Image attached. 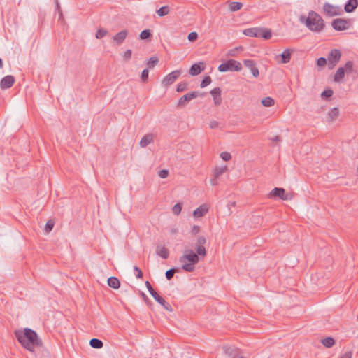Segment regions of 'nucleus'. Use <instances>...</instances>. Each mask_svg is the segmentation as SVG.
<instances>
[{
	"instance_id": "nucleus-8",
	"label": "nucleus",
	"mask_w": 358,
	"mask_h": 358,
	"mask_svg": "<svg viewBox=\"0 0 358 358\" xmlns=\"http://www.w3.org/2000/svg\"><path fill=\"white\" fill-rule=\"evenodd\" d=\"M324 13L329 17H334L341 14L342 10L339 6H334L329 3H325L323 6Z\"/></svg>"
},
{
	"instance_id": "nucleus-7",
	"label": "nucleus",
	"mask_w": 358,
	"mask_h": 358,
	"mask_svg": "<svg viewBox=\"0 0 358 358\" xmlns=\"http://www.w3.org/2000/svg\"><path fill=\"white\" fill-rule=\"evenodd\" d=\"M341 57V52L338 49H333L328 55L327 59L329 62V68L331 69L334 68L339 62Z\"/></svg>"
},
{
	"instance_id": "nucleus-25",
	"label": "nucleus",
	"mask_w": 358,
	"mask_h": 358,
	"mask_svg": "<svg viewBox=\"0 0 358 358\" xmlns=\"http://www.w3.org/2000/svg\"><path fill=\"white\" fill-rule=\"evenodd\" d=\"M345 73V69L343 67H339L334 75V80L336 83L340 82L344 78Z\"/></svg>"
},
{
	"instance_id": "nucleus-38",
	"label": "nucleus",
	"mask_w": 358,
	"mask_h": 358,
	"mask_svg": "<svg viewBox=\"0 0 358 358\" xmlns=\"http://www.w3.org/2000/svg\"><path fill=\"white\" fill-rule=\"evenodd\" d=\"M196 255L201 257H205L206 255V250L204 246L203 245H196Z\"/></svg>"
},
{
	"instance_id": "nucleus-10",
	"label": "nucleus",
	"mask_w": 358,
	"mask_h": 358,
	"mask_svg": "<svg viewBox=\"0 0 358 358\" xmlns=\"http://www.w3.org/2000/svg\"><path fill=\"white\" fill-rule=\"evenodd\" d=\"M270 195L273 197H278L284 201H287L291 199L288 194H285V189L282 187H275L271 192Z\"/></svg>"
},
{
	"instance_id": "nucleus-30",
	"label": "nucleus",
	"mask_w": 358,
	"mask_h": 358,
	"mask_svg": "<svg viewBox=\"0 0 358 358\" xmlns=\"http://www.w3.org/2000/svg\"><path fill=\"white\" fill-rule=\"evenodd\" d=\"M243 7V4L241 2H231L229 3V10L231 12H236L239 10Z\"/></svg>"
},
{
	"instance_id": "nucleus-45",
	"label": "nucleus",
	"mask_w": 358,
	"mask_h": 358,
	"mask_svg": "<svg viewBox=\"0 0 358 358\" xmlns=\"http://www.w3.org/2000/svg\"><path fill=\"white\" fill-rule=\"evenodd\" d=\"M148 74H149V71L148 69H145L144 70H143V71L141 73V79L143 83L147 82L148 78Z\"/></svg>"
},
{
	"instance_id": "nucleus-42",
	"label": "nucleus",
	"mask_w": 358,
	"mask_h": 358,
	"mask_svg": "<svg viewBox=\"0 0 358 358\" xmlns=\"http://www.w3.org/2000/svg\"><path fill=\"white\" fill-rule=\"evenodd\" d=\"M212 80H211V78L208 76H206L203 80L201 81V84H200V86L201 87L203 88L206 86H208V85L210 84Z\"/></svg>"
},
{
	"instance_id": "nucleus-39",
	"label": "nucleus",
	"mask_w": 358,
	"mask_h": 358,
	"mask_svg": "<svg viewBox=\"0 0 358 358\" xmlns=\"http://www.w3.org/2000/svg\"><path fill=\"white\" fill-rule=\"evenodd\" d=\"M178 268H172L169 270H167L165 273V276L168 280H170L173 278L174 273L176 271H177Z\"/></svg>"
},
{
	"instance_id": "nucleus-50",
	"label": "nucleus",
	"mask_w": 358,
	"mask_h": 358,
	"mask_svg": "<svg viewBox=\"0 0 358 358\" xmlns=\"http://www.w3.org/2000/svg\"><path fill=\"white\" fill-rule=\"evenodd\" d=\"M134 271L136 272V277L138 279H141L143 276L142 271L136 266H134Z\"/></svg>"
},
{
	"instance_id": "nucleus-1",
	"label": "nucleus",
	"mask_w": 358,
	"mask_h": 358,
	"mask_svg": "<svg viewBox=\"0 0 358 358\" xmlns=\"http://www.w3.org/2000/svg\"><path fill=\"white\" fill-rule=\"evenodd\" d=\"M15 336L21 345L30 352L36 347H41L43 342L35 331L29 328L15 331Z\"/></svg>"
},
{
	"instance_id": "nucleus-47",
	"label": "nucleus",
	"mask_w": 358,
	"mask_h": 358,
	"mask_svg": "<svg viewBox=\"0 0 358 358\" xmlns=\"http://www.w3.org/2000/svg\"><path fill=\"white\" fill-rule=\"evenodd\" d=\"M182 206L180 203H176L174 205V206L172 208L173 213L175 215H179L181 212Z\"/></svg>"
},
{
	"instance_id": "nucleus-46",
	"label": "nucleus",
	"mask_w": 358,
	"mask_h": 358,
	"mask_svg": "<svg viewBox=\"0 0 358 358\" xmlns=\"http://www.w3.org/2000/svg\"><path fill=\"white\" fill-rule=\"evenodd\" d=\"M198 38V34L195 31L190 32L187 36V39L189 41L194 42Z\"/></svg>"
},
{
	"instance_id": "nucleus-15",
	"label": "nucleus",
	"mask_w": 358,
	"mask_h": 358,
	"mask_svg": "<svg viewBox=\"0 0 358 358\" xmlns=\"http://www.w3.org/2000/svg\"><path fill=\"white\" fill-rule=\"evenodd\" d=\"M128 35V31L126 29H124L117 34H116L113 37V41L115 42L117 45H120L126 39L127 36Z\"/></svg>"
},
{
	"instance_id": "nucleus-18",
	"label": "nucleus",
	"mask_w": 358,
	"mask_h": 358,
	"mask_svg": "<svg viewBox=\"0 0 358 358\" xmlns=\"http://www.w3.org/2000/svg\"><path fill=\"white\" fill-rule=\"evenodd\" d=\"M257 37L263 38L266 40L270 39L272 36V33L270 29L257 27Z\"/></svg>"
},
{
	"instance_id": "nucleus-31",
	"label": "nucleus",
	"mask_w": 358,
	"mask_h": 358,
	"mask_svg": "<svg viewBox=\"0 0 358 358\" xmlns=\"http://www.w3.org/2000/svg\"><path fill=\"white\" fill-rule=\"evenodd\" d=\"M353 65H354V63L352 61H348L345 66H344V69H345V71L347 73H352V72H355L356 74L357 73V71H354L353 69Z\"/></svg>"
},
{
	"instance_id": "nucleus-9",
	"label": "nucleus",
	"mask_w": 358,
	"mask_h": 358,
	"mask_svg": "<svg viewBox=\"0 0 358 358\" xmlns=\"http://www.w3.org/2000/svg\"><path fill=\"white\" fill-rule=\"evenodd\" d=\"M181 75L180 70H176L166 75L162 80V84L165 87H169L173 84Z\"/></svg>"
},
{
	"instance_id": "nucleus-28",
	"label": "nucleus",
	"mask_w": 358,
	"mask_h": 358,
	"mask_svg": "<svg viewBox=\"0 0 358 358\" xmlns=\"http://www.w3.org/2000/svg\"><path fill=\"white\" fill-rule=\"evenodd\" d=\"M322 343L326 348H331L335 344V341L332 337H326L322 340Z\"/></svg>"
},
{
	"instance_id": "nucleus-29",
	"label": "nucleus",
	"mask_w": 358,
	"mask_h": 358,
	"mask_svg": "<svg viewBox=\"0 0 358 358\" xmlns=\"http://www.w3.org/2000/svg\"><path fill=\"white\" fill-rule=\"evenodd\" d=\"M257 27L248 28L243 31V34L250 37H257Z\"/></svg>"
},
{
	"instance_id": "nucleus-52",
	"label": "nucleus",
	"mask_w": 358,
	"mask_h": 358,
	"mask_svg": "<svg viewBox=\"0 0 358 358\" xmlns=\"http://www.w3.org/2000/svg\"><path fill=\"white\" fill-rule=\"evenodd\" d=\"M145 286L151 296L156 293L155 290L152 288L151 284L148 281L145 282Z\"/></svg>"
},
{
	"instance_id": "nucleus-41",
	"label": "nucleus",
	"mask_w": 358,
	"mask_h": 358,
	"mask_svg": "<svg viewBox=\"0 0 358 358\" xmlns=\"http://www.w3.org/2000/svg\"><path fill=\"white\" fill-rule=\"evenodd\" d=\"M55 225V222L52 220H49L46 222L45 231L46 233H50L52 229H53V227Z\"/></svg>"
},
{
	"instance_id": "nucleus-11",
	"label": "nucleus",
	"mask_w": 358,
	"mask_h": 358,
	"mask_svg": "<svg viewBox=\"0 0 358 358\" xmlns=\"http://www.w3.org/2000/svg\"><path fill=\"white\" fill-rule=\"evenodd\" d=\"M243 64L245 67L250 69L252 76L257 78L259 75V69L256 67V62L252 59H244Z\"/></svg>"
},
{
	"instance_id": "nucleus-58",
	"label": "nucleus",
	"mask_w": 358,
	"mask_h": 358,
	"mask_svg": "<svg viewBox=\"0 0 358 358\" xmlns=\"http://www.w3.org/2000/svg\"><path fill=\"white\" fill-rule=\"evenodd\" d=\"M216 179L217 178H215L214 179H211L210 180V184L213 185V186H215V185H217V182L216 181Z\"/></svg>"
},
{
	"instance_id": "nucleus-36",
	"label": "nucleus",
	"mask_w": 358,
	"mask_h": 358,
	"mask_svg": "<svg viewBox=\"0 0 358 358\" xmlns=\"http://www.w3.org/2000/svg\"><path fill=\"white\" fill-rule=\"evenodd\" d=\"M152 36V34L150 29H145L140 34V38L142 40H146Z\"/></svg>"
},
{
	"instance_id": "nucleus-2",
	"label": "nucleus",
	"mask_w": 358,
	"mask_h": 358,
	"mask_svg": "<svg viewBox=\"0 0 358 358\" xmlns=\"http://www.w3.org/2000/svg\"><path fill=\"white\" fill-rule=\"evenodd\" d=\"M300 22L304 24L311 31L320 33L324 30L325 22L322 17L316 12L310 10L308 17L301 15L299 17Z\"/></svg>"
},
{
	"instance_id": "nucleus-60",
	"label": "nucleus",
	"mask_w": 358,
	"mask_h": 358,
	"mask_svg": "<svg viewBox=\"0 0 358 358\" xmlns=\"http://www.w3.org/2000/svg\"><path fill=\"white\" fill-rule=\"evenodd\" d=\"M217 125V122H213L210 123V127L211 128H215L216 127Z\"/></svg>"
},
{
	"instance_id": "nucleus-55",
	"label": "nucleus",
	"mask_w": 358,
	"mask_h": 358,
	"mask_svg": "<svg viewBox=\"0 0 358 358\" xmlns=\"http://www.w3.org/2000/svg\"><path fill=\"white\" fill-rule=\"evenodd\" d=\"M352 354L350 351L346 352L339 357V358H352Z\"/></svg>"
},
{
	"instance_id": "nucleus-12",
	"label": "nucleus",
	"mask_w": 358,
	"mask_h": 358,
	"mask_svg": "<svg viewBox=\"0 0 358 358\" xmlns=\"http://www.w3.org/2000/svg\"><path fill=\"white\" fill-rule=\"evenodd\" d=\"M15 80V79L13 76L8 75L1 79L0 87L3 90L8 89L13 85Z\"/></svg>"
},
{
	"instance_id": "nucleus-5",
	"label": "nucleus",
	"mask_w": 358,
	"mask_h": 358,
	"mask_svg": "<svg viewBox=\"0 0 358 358\" xmlns=\"http://www.w3.org/2000/svg\"><path fill=\"white\" fill-rule=\"evenodd\" d=\"M331 26L336 31H345L351 26L350 19L336 18L331 22Z\"/></svg>"
},
{
	"instance_id": "nucleus-51",
	"label": "nucleus",
	"mask_w": 358,
	"mask_h": 358,
	"mask_svg": "<svg viewBox=\"0 0 358 358\" xmlns=\"http://www.w3.org/2000/svg\"><path fill=\"white\" fill-rule=\"evenodd\" d=\"M206 239L204 236H200L197 238L196 245H203L206 243Z\"/></svg>"
},
{
	"instance_id": "nucleus-4",
	"label": "nucleus",
	"mask_w": 358,
	"mask_h": 358,
	"mask_svg": "<svg viewBox=\"0 0 358 358\" xmlns=\"http://www.w3.org/2000/svg\"><path fill=\"white\" fill-rule=\"evenodd\" d=\"M241 69V63L234 59H229L227 62L220 64L218 66V71L220 72H226L228 71H240Z\"/></svg>"
},
{
	"instance_id": "nucleus-37",
	"label": "nucleus",
	"mask_w": 358,
	"mask_h": 358,
	"mask_svg": "<svg viewBox=\"0 0 358 358\" xmlns=\"http://www.w3.org/2000/svg\"><path fill=\"white\" fill-rule=\"evenodd\" d=\"M188 88V83L187 82H181L178 84L176 92H182L187 90Z\"/></svg>"
},
{
	"instance_id": "nucleus-17",
	"label": "nucleus",
	"mask_w": 358,
	"mask_h": 358,
	"mask_svg": "<svg viewBox=\"0 0 358 358\" xmlns=\"http://www.w3.org/2000/svg\"><path fill=\"white\" fill-rule=\"evenodd\" d=\"M152 296L157 302H158L161 306H162L165 310L172 311L171 306L169 303H167L164 300V299L159 296L157 292L155 293V294L152 295Z\"/></svg>"
},
{
	"instance_id": "nucleus-13",
	"label": "nucleus",
	"mask_w": 358,
	"mask_h": 358,
	"mask_svg": "<svg viewBox=\"0 0 358 358\" xmlns=\"http://www.w3.org/2000/svg\"><path fill=\"white\" fill-rule=\"evenodd\" d=\"M223 350L224 353L229 358H245L240 355L238 350L229 346H224Z\"/></svg>"
},
{
	"instance_id": "nucleus-27",
	"label": "nucleus",
	"mask_w": 358,
	"mask_h": 358,
	"mask_svg": "<svg viewBox=\"0 0 358 358\" xmlns=\"http://www.w3.org/2000/svg\"><path fill=\"white\" fill-rule=\"evenodd\" d=\"M227 170V166L216 167L214 170L213 175L215 178H219L221 175L225 173Z\"/></svg>"
},
{
	"instance_id": "nucleus-35",
	"label": "nucleus",
	"mask_w": 358,
	"mask_h": 358,
	"mask_svg": "<svg viewBox=\"0 0 358 358\" xmlns=\"http://www.w3.org/2000/svg\"><path fill=\"white\" fill-rule=\"evenodd\" d=\"M169 13V7L168 6H162L157 10V13L160 17L165 16V15H168Z\"/></svg>"
},
{
	"instance_id": "nucleus-20",
	"label": "nucleus",
	"mask_w": 358,
	"mask_h": 358,
	"mask_svg": "<svg viewBox=\"0 0 358 358\" xmlns=\"http://www.w3.org/2000/svg\"><path fill=\"white\" fill-rule=\"evenodd\" d=\"M293 50L292 49H286L284 50L282 53H281L280 55L277 56V57H280L281 58L280 63L282 64H287L288 63L291 59V56Z\"/></svg>"
},
{
	"instance_id": "nucleus-48",
	"label": "nucleus",
	"mask_w": 358,
	"mask_h": 358,
	"mask_svg": "<svg viewBox=\"0 0 358 358\" xmlns=\"http://www.w3.org/2000/svg\"><path fill=\"white\" fill-rule=\"evenodd\" d=\"M327 59L321 57L317 59V65L319 66H324L327 64Z\"/></svg>"
},
{
	"instance_id": "nucleus-34",
	"label": "nucleus",
	"mask_w": 358,
	"mask_h": 358,
	"mask_svg": "<svg viewBox=\"0 0 358 358\" xmlns=\"http://www.w3.org/2000/svg\"><path fill=\"white\" fill-rule=\"evenodd\" d=\"M330 120L333 121L339 115V110L338 108H332L328 113Z\"/></svg>"
},
{
	"instance_id": "nucleus-33",
	"label": "nucleus",
	"mask_w": 358,
	"mask_h": 358,
	"mask_svg": "<svg viewBox=\"0 0 358 358\" xmlns=\"http://www.w3.org/2000/svg\"><path fill=\"white\" fill-rule=\"evenodd\" d=\"M159 62V59L157 57H151L148 63H147V66H148V68L149 69H152V68H154Z\"/></svg>"
},
{
	"instance_id": "nucleus-54",
	"label": "nucleus",
	"mask_w": 358,
	"mask_h": 358,
	"mask_svg": "<svg viewBox=\"0 0 358 358\" xmlns=\"http://www.w3.org/2000/svg\"><path fill=\"white\" fill-rule=\"evenodd\" d=\"M238 50H242V47L239 46V47H236L232 50H230L228 52V55L230 56H235L236 52Z\"/></svg>"
},
{
	"instance_id": "nucleus-56",
	"label": "nucleus",
	"mask_w": 358,
	"mask_h": 358,
	"mask_svg": "<svg viewBox=\"0 0 358 358\" xmlns=\"http://www.w3.org/2000/svg\"><path fill=\"white\" fill-rule=\"evenodd\" d=\"M199 230H200V228L199 226H196V225H194L193 227H192V233L193 234H196L199 232Z\"/></svg>"
},
{
	"instance_id": "nucleus-6",
	"label": "nucleus",
	"mask_w": 358,
	"mask_h": 358,
	"mask_svg": "<svg viewBox=\"0 0 358 358\" xmlns=\"http://www.w3.org/2000/svg\"><path fill=\"white\" fill-rule=\"evenodd\" d=\"M199 95H200L201 96H203L205 95V93L199 94V92L197 91H192L189 93H187V94L182 96L178 101L177 107L178 108L185 107L188 102H189L193 99H196V97L199 96Z\"/></svg>"
},
{
	"instance_id": "nucleus-61",
	"label": "nucleus",
	"mask_w": 358,
	"mask_h": 358,
	"mask_svg": "<svg viewBox=\"0 0 358 358\" xmlns=\"http://www.w3.org/2000/svg\"><path fill=\"white\" fill-rule=\"evenodd\" d=\"M178 232V230L175 228H173L171 229L170 233L172 234H176Z\"/></svg>"
},
{
	"instance_id": "nucleus-63",
	"label": "nucleus",
	"mask_w": 358,
	"mask_h": 358,
	"mask_svg": "<svg viewBox=\"0 0 358 358\" xmlns=\"http://www.w3.org/2000/svg\"><path fill=\"white\" fill-rule=\"evenodd\" d=\"M357 320H358V315H357Z\"/></svg>"
},
{
	"instance_id": "nucleus-62",
	"label": "nucleus",
	"mask_w": 358,
	"mask_h": 358,
	"mask_svg": "<svg viewBox=\"0 0 358 358\" xmlns=\"http://www.w3.org/2000/svg\"><path fill=\"white\" fill-rule=\"evenodd\" d=\"M3 66V61L2 59L0 58V69H1Z\"/></svg>"
},
{
	"instance_id": "nucleus-53",
	"label": "nucleus",
	"mask_w": 358,
	"mask_h": 358,
	"mask_svg": "<svg viewBox=\"0 0 358 358\" xmlns=\"http://www.w3.org/2000/svg\"><path fill=\"white\" fill-rule=\"evenodd\" d=\"M168 176H169V171H168V170H166V169L161 170V171L159 172V176L161 178H166Z\"/></svg>"
},
{
	"instance_id": "nucleus-22",
	"label": "nucleus",
	"mask_w": 358,
	"mask_h": 358,
	"mask_svg": "<svg viewBox=\"0 0 358 358\" xmlns=\"http://www.w3.org/2000/svg\"><path fill=\"white\" fill-rule=\"evenodd\" d=\"M208 208L206 204L201 205L193 212V215L196 217H203L207 213Z\"/></svg>"
},
{
	"instance_id": "nucleus-3",
	"label": "nucleus",
	"mask_w": 358,
	"mask_h": 358,
	"mask_svg": "<svg viewBox=\"0 0 358 358\" xmlns=\"http://www.w3.org/2000/svg\"><path fill=\"white\" fill-rule=\"evenodd\" d=\"M179 261L180 262L187 261L189 263L182 264V269L187 272H192L195 269V265L199 262V257L192 250H185Z\"/></svg>"
},
{
	"instance_id": "nucleus-24",
	"label": "nucleus",
	"mask_w": 358,
	"mask_h": 358,
	"mask_svg": "<svg viewBox=\"0 0 358 358\" xmlns=\"http://www.w3.org/2000/svg\"><path fill=\"white\" fill-rule=\"evenodd\" d=\"M108 285L110 287L113 288L115 289H118L120 287V282L119 279L116 277H110L108 278Z\"/></svg>"
},
{
	"instance_id": "nucleus-43",
	"label": "nucleus",
	"mask_w": 358,
	"mask_h": 358,
	"mask_svg": "<svg viewBox=\"0 0 358 358\" xmlns=\"http://www.w3.org/2000/svg\"><path fill=\"white\" fill-rule=\"evenodd\" d=\"M108 33V31L104 29H99L97 30L96 33V38H101L103 36H105Z\"/></svg>"
},
{
	"instance_id": "nucleus-44",
	"label": "nucleus",
	"mask_w": 358,
	"mask_h": 358,
	"mask_svg": "<svg viewBox=\"0 0 358 358\" xmlns=\"http://www.w3.org/2000/svg\"><path fill=\"white\" fill-rule=\"evenodd\" d=\"M132 55L131 50H127L122 55L124 62H128L131 59Z\"/></svg>"
},
{
	"instance_id": "nucleus-16",
	"label": "nucleus",
	"mask_w": 358,
	"mask_h": 358,
	"mask_svg": "<svg viewBox=\"0 0 358 358\" xmlns=\"http://www.w3.org/2000/svg\"><path fill=\"white\" fill-rule=\"evenodd\" d=\"M213 97L214 104L220 106L222 103L221 90L220 87H215L210 92Z\"/></svg>"
},
{
	"instance_id": "nucleus-40",
	"label": "nucleus",
	"mask_w": 358,
	"mask_h": 358,
	"mask_svg": "<svg viewBox=\"0 0 358 358\" xmlns=\"http://www.w3.org/2000/svg\"><path fill=\"white\" fill-rule=\"evenodd\" d=\"M333 90L331 89H327L323 91L321 94V96L324 99H327L333 95Z\"/></svg>"
},
{
	"instance_id": "nucleus-21",
	"label": "nucleus",
	"mask_w": 358,
	"mask_h": 358,
	"mask_svg": "<svg viewBox=\"0 0 358 358\" xmlns=\"http://www.w3.org/2000/svg\"><path fill=\"white\" fill-rule=\"evenodd\" d=\"M156 253L157 255L160 256L164 259H166L169 257V250L162 245H157L156 248Z\"/></svg>"
},
{
	"instance_id": "nucleus-59",
	"label": "nucleus",
	"mask_w": 358,
	"mask_h": 358,
	"mask_svg": "<svg viewBox=\"0 0 358 358\" xmlns=\"http://www.w3.org/2000/svg\"><path fill=\"white\" fill-rule=\"evenodd\" d=\"M280 137L279 136H275L272 140L274 142H278L280 141Z\"/></svg>"
},
{
	"instance_id": "nucleus-23",
	"label": "nucleus",
	"mask_w": 358,
	"mask_h": 358,
	"mask_svg": "<svg viewBox=\"0 0 358 358\" xmlns=\"http://www.w3.org/2000/svg\"><path fill=\"white\" fill-rule=\"evenodd\" d=\"M153 142V134H145L141 140L140 141V145L142 148H145L151 143Z\"/></svg>"
},
{
	"instance_id": "nucleus-26",
	"label": "nucleus",
	"mask_w": 358,
	"mask_h": 358,
	"mask_svg": "<svg viewBox=\"0 0 358 358\" xmlns=\"http://www.w3.org/2000/svg\"><path fill=\"white\" fill-rule=\"evenodd\" d=\"M90 345L93 348L100 349L103 347V343L99 338H92L90 341Z\"/></svg>"
},
{
	"instance_id": "nucleus-32",
	"label": "nucleus",
	"mask_w": 358,
	"mask_h": 358,
	"mask_svg": "<svg viewBox=\"0 0 358 358\" xmlns=\"http://www.w3.org/2000/svg\"><path fill=\"white\" fill-rule=\"evenodd\" d=\"M261 103L265 107L273 106L275 103L274 100L271 97H265L262 99Z\"/></svg>"
},
{
	"instance_id": "nucleus-49",
	"label": "nucleus",
	"mask_w": 358,
	"mask_h": 358,
	"mask_svg": "<svg viewBox=\"0 0 358 358\" xmlns=\"http://www.w3.org/2000/svg\"><path fill=\"white\" fill-rule=\"evenodd\" d=\"M220 157L224 160V161H229L231 159V155L229 152H222L221 154H220Z\"/></svg>"
},
{
	"instance_id": "nucleus-57",
	"label": "nucleus",
	"mask_w": 358,
	"mask_h": 358,
	"mask_svg": "<svg viewBox=\"0 0 358 358\" xmlns=\"http://www.w3.org/2000/svg\"><path fill=\"white\" fill-rule=\"evenodd\" d=\"M141 296L143 299V300L146 302V303H148L150 301H149V299L148 298V296L143 293L142 292L141 293Z\"/></svg>"
},
{
	"instance_id": "nucleus-19",
	"label": "nucleus",
	"mask_w": 358,
	"mask_h": 358,
	"mask_svg": "<svg viewBox=\"0 0 358 358\" xmlns=\"http://www.w3.org/2000/svg\"><path fill=\"white\" fill-rule=\"evenodd\" d=\"M358 7V0H348L344 6L346 13H352Z\"/></svg>"
},
{
	"instance_id": "nucleus-14",
	"label": "nucleus",
	"mask_w": 358,
	"mask_h": 358,
	"mask_svg": "<svg viewBox=\"0 0 358 358\" xmlns=\"http://www.w3.org/2000/svg\"><path fill=\"white\" fill-rule=\"evenodd\" d=\"M205 69L204 62H199L192 64L189 69V74L191 76H197Z\"/></svg>"
}]
</instances>
